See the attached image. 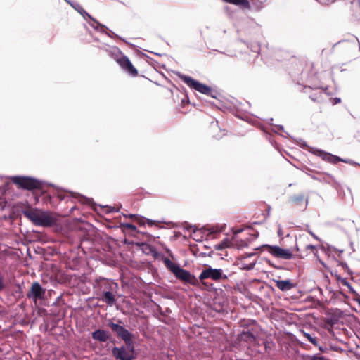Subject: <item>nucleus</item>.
Masks as SVG:
<instances>
[{
    "label": "nucleus",
    "mask_w": 360,
    "mask_h": 360,
    "mask_svg": "<svg viewBox=\"0 0 360 360\" xmlns=\"http://www.w3.org/2000/svg\"><path fill=\"white\" fill-rule=\"evenodd\" d=\"M107 325L111 329L112 333L124 342V345H125L127 350L135 354V335L125 328L123 321L121 319H117L115 322L112 319H108Z\"/></svg>",
    "instance_id": "1"
},
{
    "label": "nucleus",
    "mask_w": 360,
    "mask_h": 360,
    "mask_svg": "<svg viewBox=\"0 0 360 360\" xmlns=\"http://www.w3.org/2000/svg\"><path fill=\"white\" fill-rule=\"evenodd\" d=\"M164 264L177 279L193 286L199 285L198 278L194 274H191L189 271L182 268L179 264L172 262L169 258H164Z\"/></svg>",
    "instance_id": "2"
},
{
    "label": "nucleus",
    "mask_w": 360,
    "mask_h": 360,
    "mask_svg": "<svg viewBox=\"0 0 360 360\" xmlns=\"http://www.w3.org/2000/svg\"><path fill=\"white\" fill-rule=\"evenodd\" d=\"M296 141L297 142L299 146L301 147L302 148H308L310 153L321 157L323 160L327 161L330 163L337 164L339 162H342L351 165H358L360 167L359 163L356 162L355 161L351 159L342 158L338 155L326 152L323 150L309 147L307 145V143L301 139Z\"/></svg>",
    "instance_id": "3"
},
{
    "label": "nucleus",
    "mask_w": 360,
    "mask_h": 360,
    "mask_svg": "<svg viewBox=\"0 0 360 360\" xmlns=\"http://www.w3.org/2000/svg\"><path fill=\"white\" fill-rule=\"evenodd\" d=\"M176 75L191 89L213 98H217V92H214L212 89L207 84L201 83L198 80L179 72H176Z\"/></svg>",
    "instance_id": "4"
},
{
    "label": "nucleus",
    "mask_w": 360,
    "mask_h": 360,
    "mask_svg": "<svg viewBox=\"0 0 360 360\" xmlns=\"http://www.w3.org/2000/svg\"><path fill=\"white\" fill-rule=\"evenodd\" d=\"M10 179L19 188L28 191L34 189H43L45 184V182L28 176H11Z\"/></svg>",
    "instance_id": "5"
},
{
    "label": "nucleus",
    "mask_w": 360,
    "mask_h": 360,
    "mask_svg": "<svg viewBox=\"0 0 360 360\" xmlns=\"http://www.w3.org/2000/svg\"><path fill=\"white\" fill-rule=\"evenodd\" d=\"M227 278V275L224 273L221 269H214L209 264H204V268L199 275L198 281L204 283L203 281L206 279L219 281Z\"/></svg>",
    "instance_id": "6"
},
{
    "label": "nucleus",
    "mask_w": 360,
    "mask_h": 360,
    "mask_svg": "<svg viewBox=\"0 0 360 360\" xmlns=\"http://www.w3.org/2000/svg\"><path fill=\"white\" fill-rule=\"evenodd\" d=\"M264 248L267 249L269 254L278 259L289 260L294 257V255L291 250L288 248H283L276 245H272L269 244H264L255 248V250H259Z\"/></svg>",
    "instance_id": "7"
},
{
    "label": "nucleus",
    "mask_w": 360,
    "mask_h": 360,
    "mask_svg": "<svg viewBox=\"0 0 360 360\" xmlns=\"http://www.w3.org/2000/svg\"><path fill=\"white\" fill-rule=\"evenodd\" d=\"M94 288H96V295H99L105 292L119 290V285L113 280L99 277L95 280Z\"/></svg>",
    "instance_id": "8"
},
{
    "label": "nucleus",
    "mask_w": 360,
    "mask_h": 360,
    "mask_svg": "<svg viewBox=\"0 0 360 360\" xmlns=\"http://www.w3.org/2000/svg\"><path fill=\"white\" fill-rule=\"evenodd\" d=\"M46 290L38 281L32 283L30 290L26 294L28 299L32 300L35 304L39 301H43L46 299Z\"/></svg>",
    "instance_id": "9"
},
{
    "label": "nucleus",
    "mask_w": 360,
    "mask_h": 360,
    "mask_svg": "<svg viewBox=\"0 0 360 360\" xmlns=\"http://www.w3.org/2000/svg\"><path fill=\"white\" fill-rule=\"evenodd\" d=\"M112 354L117 360H134L136 358V355L128 352L124 345L115 346L112 349Z\"/></svg>",
    "instance_id": "10"
},
{
    "label": "nucleus",
    "mask_w": 360,
    "mask_h": 360,
    "mask_svg": "<svg viewBox=\"0 0 360 360\" xmlns=\"http://www.w3.org/2000/svg\"><path fill=\"white\" fill-rule=\"evenodd\" d=\"M91 338L94 340L98 342H105L109 341L112 343L115 342V339L112 335L106 330L98 328L91 333Z\"/></svg>",
    "instance_id": "11"
},
{
    "label": "nucleus",
    "mask_w": 360,
    "mask_h": 360,
    "mask_svg": "<svg viewBox=\"0 0 360 360\" xmlns=\"http://www.w3.org/2000/svg\"><path fill=\"white\" fill-rule=\"evenodd\" d=\"M288 202L293 206L300 208L302 210H305L308 205L309 198L305 197L304 193H300L291 195Z\"/></svg>",
    "instance_id": "12"
},
{
    "label": "nucleus",
    "mask_w": 360,
    "mask_h": 360,
    "mask_svg": "<svg viewBox=\"0 0 360 360\" xmlns=\"http://www.w3.org/2000/svg\"><path fill=\"white\" fill-rule=\"evenodd\" d=\"M116 62L129 75L133 77L137 76V69L133 65L129 58L127 56L123 54Z\"/></svg>",
    "instance_id": "13"
},
{
    "label": "nucleus",
    "mask_w": 360,
    "mask_h": 360,
    "mask_svg": "<svg viewBox=\"0 0 360 360\" xmlns=\"http://www.w3.org/2000/svg\"><path fill=\"white\" fill-rule=\"evenodd\" d=\"M118 295V290H114L110 292H105L101 295H97L98 299L105 303L108 306L112 307L117 302V296Z\"/></svg>",
    "instance_id": "14"
},
{
    "label": "nucleus",
    "mask_w": 360,
    "mask_h": 360,
    "mask_svg": "<svg viewBox=\"0 0 360 360\" xmlns=\"http://www.w3.org/2000/svg\"><path fill=\"white\" fill-rule=\"evenodd\" d=\"M53 223L54 218L51 214L49 212H39L35 225L48 227L52 226Z\"/></svg>",
    "instance_id": "15"
},
{
    "label": "nucleus",
    "mask_w": 360,
    "mask_h": 360,
    "mask_svg": "<svg viewBox=\"0 0 360 360\" xmlns=\"http://www.w3.org/2000/svg\"><path fill=\"white\" fill-rule=\"evenodd\" d=\"M72 7L77 11L85 20L87 18L91 20L92 22L98 25V26L101 27H105V25L98 22L96 18L92 17L89 13H88L83 7L78 3H72Z\"/></svg>",
    "instance_id": "16"
},
{
    "label": "nucleus",
    "mask_w": 360,
    "mask_h": 360,
    "mask_svg": "<svg viewBox=\"0 0 360 360\" xmlns=\"http://www.w3.org/2000/svg\"><path fill=\"white\" fill-rule=\"evenodd\" d=\"M237 340L240 342H245L247 343H252L256 340V335L252 330H243L238 334Z\"/></svg>",
    "instance_id": "17"
},
{
    "label": "nucleus",
    "mask_w": 360,
    "mask_h": 360,
    "mask_svg": "<svg viewBox=\"0 0 360 360\" xmlns=\"http://www.w3.org/2000/svg\"><path fill=\"white\" fill-rule=\"evenodd\" d=\"M273 281L276 283V286L283 292L288 291L296 286V284L292 283L290 279H273Z\"/></svg>",
    "instance_id": "18"
},
{
    "label": "nucleus",
    "mask_w": 360,
    "mask_h": 360,
    "mask_svg": "<svg viewBox=\"0 0 360 360\" xmlns=\"http://www.w3.org/2000/svg\"><path fill=\"white\" fill-rule=\"evenodd\" d=\"M343 316V311L340 309H335L333 314H330L328 317L326 318L325 322L326 324L334 326L339 322V319Z\"/></svg>",
    "instance_id": "19"
},
{
    "label": "nucleus",
    "mask_w": 360,
    "mask_h": 360,
    "mask_svg": "<svg viewBox=\"0 0 360 360\" xmlns=\"http://www.w3.org/2000/svg\"><path fill=\"white\" fill-rule=\"evenodd\" d=\"M89 24L96 31H99L101 33H105V34H107L109 37H110L112 39H119L124 41L125 43H127V41L124 39H123L122 37H121L120 36H119L118 34H117L112 30H109L106 26H105V27L103 28V27L98 26V25H94L93 23H91V22H89Z\"/></svg>",
    "instance_id": "20"
},
{
    "label": "nucleus",
    "mask_w": 360,
    "mask_h": 360,
    "mask_svg": "<svg viewBox=\"0 0 360 360\" xmlns=\"http://www.w3.org/2000/svg\"><path fill=\"white\" fill-rule=\"evenodd\" d=\"M105 51L108 54V56L117 61L120 57L123 55V53L121 50L117 46H108V49H105Z\"/></svg>",
    "instance_id": "21"
},
{
    "label": "nucleus",
    "mask_w": 360,
    "mask_h": 360,
    "mask_svg": "<svg viewBox=\"0 0 360 360\" xmlns=\"http://www.w3.org/2000/svg\"><path fill=\"white\" fill-rule=\"evenodd\" d=\"M120 227L124 232H127L131 235H135V233H139L136 226L131 223L122 222L120 224Z\"/></svg>",
    "instance_id": "22"
},
{
    "label": "nucleus",
    "mask_w": 360,
    "mask_h": 360,
    "mask_svg": "<svg viewBox=\"0 0 360 360\" xmlns=\"http://www.w3.org/2000/svg\"><path fill=\"white\" fill-rule=\"evenodd\" d=\"M222 1L231 4H233L236 6H239L243 8L250 10L251 8V5L249 0H221Z\"/></svg>",
    "instance_id": "23"
},
{
    "label": "nucleus",
    "mask_w": 360,
    "mask_h": 360,
    "mask_svg": "<svg viewBox=\"0 0 360 360\" xmlns=\"http://www.w3.org/2000/svg\"><path fill=\"white\" fill-rule=\"evenodd\" d=\"M22 214L35 225L39 214L38 212L32 209L23 210Z\"/></svg>",
    "instance_id": "24"
},
{
    "label": "nucleus",
    "mask_w": 360,
    "mask_h": 360,
    "mask_svg": "<svg viewBox=\"0 0 360 360\" xmlns=\"http://www.w3.org/2000/svg\"><path fill=\"white\" fill-rule=\"evenodd\" d=\"M136 245L142 249L143 252L146 255H151L153 250L155 249V247L145 242L138 243Z\"/></svg>",
    "instance_id": "25"
},
{
    "label": "nucleus",
    "mask_w": 360,
    "mask_h": 360,
    "mask_svg": "<svg viewBox=\"0 0 360 360\" xmlns=\"http://www.w3.org/2000/svg\"><path fill=\"white\" fill-rule=\"evenodd\" d=\"M233 246L232 243L228 238H225L221 243L214 245V248L217 250H222L225 248Z\"/></svg>",
    "instance_id": "26"
},
{
    "label": "nucleus",
    "mask_w": 360,
    "mask_h": 360,
    "mask_svg": "<svg viewBox=\"0 0 360 360\" xmlns=\"http://www.w3.org/2000/svg\"><path fill=\"white\" fill-rule=\"evenodd\" d=\"M129 217L131 218L135 217V218L138 219V223H139L140 224H144V221H147V224L148 226H153L156 222L155 220L146 219V218H145L143 217H141L136 214H130L129 215Z\"/></svg>",
    "instance_id": "27"
},
{
    "label": "nucleus",
    "mask_w": 360,
    "mask_h": 360,
    "mask_svg": "<svg viewBox=\"0 0 360 360\" xmlns=\"http://www.w3.org/2000/svg\"><path fill=\"white\" fill-rule=\"evenodd\" d=\"M309 98L314 102L321 103L323 101V92H315L309 95Z\"/></svg>",
    "instance_id": "28"
},
{
    "label": "nucleus",
    "mask_w": 360,
    "mask_h": 360,
    "mask_svg": "<svg viewBox=\"0 0 360 360\" xmlns=\"http://www.w3.org/2000/svg\"><path fill=\"white\" fill-rule=\"evenodd\" d=\"M342 284L349 289V292L352 295V298L356 297V295H358V292H356L354 288L352 286V285L348 282L347 278H342Z\"/></svg>",
    "instance_id": "29"
},
{
    "label": "nucleus",
    "mask_w": 360,
    "mask_h": 360,
    "mask_svg": "<svg viewBox=\"0 0 360 360\" xmlns=\"http://www.w3.org/2000/svg\"><path fill=\"white\" fill-rule=\"evenodd\" d=\"M304 336L307 340L314 346H318L319 342L316 337H313L310 333L303 331Z\"/></svg>",
    "instance_id": "30"
},
{
    "label": "nucleus",
    "mask_w": 360,
    "mask_h": 360,
    "mask_svg": "<svg viewBox=\"0 0 360 360\" xmlns=\"http://www.w3.org/2000/svg\"><path fill=\"white\" fill-rule=\"evenodd\" d=\"M76 195L79 198V200L84 204L90 205L94 202V201L91 198H86L81 194H76Z\"/></svg>",
    "instance_id": "31"
},
{
    "label": "nucleus",
    "mask_w": 360,
    "mask_h": 360,
    "mask_svg": "<svg viewBox=\"0 0 360 360\" xmlns=\"http://www.w3.org/2000/svg\"><path fill=\"white\" fill-rule=\"evenodd\" d=\"M155 259H161L162 262H164V258H166L162 253L158 252L157 249L155 248V249L153 251V253L151 255Z\"/></svg>",
    "instance_id": "32"
},
{
    "label": "nucleus",
    "mask_w": 360,
    "mask_h": 360,
    "mask_svg": "<svg viewBox=\"0 0 360 360\" xmlns=\"http://www.w3.org/2000/svg\"><path fill=\"white\" fill-rule=\"evenodd\" d=\"M249 1H251L252 6H254L257 11H259L262 8V2L259 0H250Z\"/></svg>",
    "instance_id": "33"
},
{
    "label": "nucleus",
    "mask_w": 360,
    "mask_h": 360,
    "mask_svg": "<svg viewBox=\"0 0 360 360\" xmlns=\"http://www.w3.org/2000/svg\"><path fill=\"white\" fill-rule=\"evenodd\" d=\"M255 264L256 262L250 264H243L241 269L246 271H250L255 268Z\"/></svg>",
    "instance_id": "34"
},
{
    "label": "nucleus",
    "mask_w": 360,
    "mask_h": 360,
    "mask_svg": "<svg viewBox=\"0 0 360 360\" xmlns=\"http://www.w3.org/2000/svg\"><path fill=\"white\" fill-rule=\"evenodd\" d=\"M236 245H237L238 249H241V248L248 247V243L245 240L240 239L237 241Z\"/></svg>",
    "instance_id": "35"
},
{
    "label": "nucleus",
    "mask_w": 360,
    "mask_h": 360,
    "mask_svg": "<svg viewBox=\"0 0 360 360\" xmlns=\"http://www.w3.org/2000/svg\"><path fill=\"white\" fill-rule=\"evenodd\" d=\"M339 265H340L342 269L348 274H350V275H352V271H351V269L349 268L347 264L345 262H339Z\"/></svg>",
    "instance_id": "36"
},
{
    "label": "nucleus",
    "mask_w": 360,
    "mask_h": 360,
    "mask_svg": "<svg viewBox=\"0 0 360 360\" xmlns=\"http://www.w3.org/2000/svg\"><path fill=\"white\" fill-rule=\"evenodd\" d=\"M184 228L185 229H186L187 231H189V230H191V229H193V233H195V232H196V230H197V229H196V226H195V225L189 224H188V222H186V221H184Z\"/></svg>",
    "instance_id": "37"
},
{
    "label": "nucleus",
    "mask_w": 360,
    "mask_h": 360,
    "mask_svg": "<svg viewBox=\"0 0 360 360\" xmlns=\"http://www.w3.org/2000/svg\"><path fill=\"white\" fill-rule=\"evenodd\" d=\"M306 231L316 240L320 241V238L309 228V226H307Z\"/></svg>",
    "instance_id": "38"
},
{
    "label": "nucleus",
    "mask_w": 360,
    "mask_h": 360,
    "mask_svg": "<svg viewBox=\"0 0 360 360\" xmlns=\"http://www.w3.org/2000/svg\"><path fill=\"white\" fill-rule=\"evenodd\" d=\"M6 288V284L3 276H0V292L3 291Z\"/></svg>",
    "instance_id": "39"
},
{
    "label": "nucleus",
    "mask_w": 360,
    "mask_h": 360,
    "mask_svg": "<svg viewBox=\"0 0 360 360\" xmlns=\"http://www.w3.org/2000/svg\"><path fill=\"white\" fill-rule=\"evenodd\" d=\"M319 350L321 352V353H327L328 351H329V348L326 346H321V345H319Z\"/></svg>",
    "instance_id": "40"
},
{
    "label": "nucleus",
    "mask_w": 360,
    "mask_h": 360,
    "mask_svg": "<svg viewBox=\"0 0 360 360\" xmlns=\"http://www.w3.org/2000/svg\"><path fill=\"white\" fill-rule=\"evenodd\" d=\"M213 254H214V252H213V251H210V252H208V253H206V252H200V253H199V257H206V256L212 257Z\"/></svg>",
    "instance_id": "41"
},
{
    "label": "nucleus",
    "mask_w": 360,
    "mask_h": 360,
    "mask_svg": "<svg viewBox=\"0 0 360 360\" xmlns=\"http://www.w3.org/2000/svg\"><path fill=\"white\" fill-rule=\"evenodd\" d=\"M222 231H223L222 229L215 230V229L214 227H212V228L209 229V233L210 234H215V233L221 232Z\"/></svg>",
    "instance_id": "42"
},
{
    "label": "nucleus",
    "mask_w": 360,
    "mask_h": 360,
    "mask_svg": "<svg viewBox=\"0 0 360 360\" xmlns=\"http://www.w3.org/2000/svg\"><path fill=\"white\" fill-rule=\"evenodd\" d=\"M265 261L269 264V265H270L271 266L274 267V269H281V267L280 266H277L276 265H274L271 261L269 259H265Z\"/></svg>",
    "instance_id": "43"
},
{
    "label": "nucleus",
    "mask_w": 360,
    "mask_h": 360,
    "mask_svg": "<svg viewBox=\"0 0 360 360\" xmlns=\"http://www.w3.org/2000/svg\"><path fill=\"white\" fill-rule=\"evenodd\" d=\"M264 347H265V351L266 352H269V351H270L271 349V347L269 345V341L265 340L264 342Z\"/></svg>",
    "instance_id": "44"
},
{
    "label": "nucleus",
    "mask_w": 360,
    "mask_h": 360,
    "mask_svg": "<svg viewBox=\"0 0 360 360\" xmlns=\"http://www.w3.org/2000/svg\"><path fill=\"white\" fill-rule=\"evenodd\" d=\"M107 208H108V211L107 212L110 213V212H118L120 209H115L114 207H111V206H107Z\"/></svg>",
    "instance_id": "45"
},
{
    "label": "nucleus",
    "mask_w": 360,
    "mask_h": 360,
    "mask_svg": "<svg viewBox=\"0 0 360 360\" xmlns=\"http://www.w3.org/2000/svg\"><path fill=\"white\" fill-rule=\"evenodd\" d=\"M330 349L331 350H333V351H335V352H338V351L342 352V351H343V349H341L340 347H337V346H332V345H331V346L330 347Z\"/></svg>",
    "instance_id": "46"
},
{
    "label": "nucleus",
    "mask_w": 360,
    "mask_h": 360,
    "mask_svg": "<svg viewBox=\"0 0 360 360\" xmlns=\"http://www.w3.org/2000/svg\"><path fill=\"white\" fill-rule=\"evenodd\" d=\"M181 103L185 105L190 103L189 98L188 95L186 94V97L181 100Z\"/></svg>",
    "instance_id": "47"
},
{
    "label": "nucleus",
    "mask_w": 360,
    "mask_h": 360,
    "mask_svg": "<svg viewBox=\"0 0 360 360\" xmlns=\"http://www.w3.org/2000/svg\"><path fill=\"white\" fill-rule=\"evenodd\" d=\"M328 249L329 250H333L334 251H337V252H339L340 254L343 252V250H338V248H336L334 246H331V245H328Z\"/></svg>",
    "instance_id": "48"
},
{
    "label": "nucleus",
    "mask_w": 360,
    "mask_h": 360,
    "mask_svg": "<svg viewBox=\"0 0 360 360\" xmlns=\"http://www.w3.org/2000/svg\"><path fill=\"white\" fill-rule=\"evenodd\" d=\"M353 301L358 303L359 306L360 307V293H358V295L356 296V297L352 298Z\"/></svg>",
    "instance_id": "49"
},
{
    "label": "nucleus",
    "mask_w": 360,
    "mask_h": 360,
    "mask_svg": "<svg viewBox=\"0 0 360 360\" xmlns=\"http://www.w3.org/2000/svg\"><path fill=\"white\" fill-rule=\"evenodd\" d=\"M340 102H341V98H340L335 97V98H333V105L340 103Z\"/></svg>",
    "instance_id": "50"
},
{
    "label": "nucleus",
    "mask_w": 360,
    "mask_h": 360,
    "mask_svg": "<svg viewBox=\"0 0 360 360\" xmlns=\"http://www.w3.org/2000/svg\"><path fill=\"white\" fill-rule=\"evenodd\" d=\"M316 247L315 245H307L306 246V250H316Z\"/></svg>",
    "instance_id": "51"
},
{
    "label": "nucleus",
    "mask_w": 360,
    "mask_h": 360,
    "mask_svg": "<svg viewBox=\"0 0 360 360\" xmlns=\"http://www.w3.org/2000/svg\"><path fill=\"white\" fill-rule=\"evenodd\" d=\"M256 255V253H255V252H250V253H248V252H247V253H245V254H244L243 257H244V258H248V257H252V256H254V255Z\"/></svg>",
    "instance_id": "52"
},
{
    "label": "nucleus",
    "mask_w": 360,
    "mask_h": 360,
    "mask_svg": "<svg viewBox=\"0 0 360 360\" xmlns=\"http://www.w3.org/2000/svg\"><path fill=\"white\" fill-rule=\"evenodd\" d=\"M165 251L169 257H171L172 258L174 257L173 253L169 248H165Z\"/></svg>",
    "instance_id": "53"
},
{
    "label": "nucleus",
    "mask_w": 360,
    "mask_h": 360,
    "mask_svg": "<svg viewBox=\"0 0 360 360\" xmlns=\"http://www.w3.org/2000/svg\"><path fill=\"white\" fill-rule=\"evenodd\" d=\"M251 236H252L254 239L257 238L259 237V232L257 231H255L254 233L251 234Z\"/></svg>",
    "instance_id": "54"
},
{
    "label": "nucleus",
    "mask_w": 360,
    "mask_h": 360,
    "mask_svg": "<svg viewBox=\"0 0 360 360\" xmlns=\"http://www.w3.org/2000/svg\"><path fill=\"white\" fill-rule=\"evenodd\" d=\"M335 278L337 279L338 281H340L341 283H342V280L343 278H342L339 274H335Z\"/></svg>",
    "instance_id": "55"
},
{
    "label": "nucleus",
    "mask_w": 360,
    "mask_h": 360,
    "mask_svg": "<svg viewBox=\"0 0 360 360\" xmlns=\"http://www.w3.org/2000/svg\"><path fill=\"white\" fill-rule=\"evenodd\" d=\"M243 231H244V229H238L236 231H234L233 233L235 235H237V234L242 233Z\"/></svg>",
    "instance_id": "56"
},
{
    "label": "nucleus",
    "mask_w": 360,
    "mask_h": 360,
    "mask_svg": "<svg viewBox=\"0 0 360 360\" xmlns=\"http://www.w3.org/2000/svg\"><path fill=\"white\" fill-rule=\"evenodd\" d=\"M278 236L280 237L283 236V231L280 225H278Z\"/></svg>",
    "instance_id": "57"
},
{
    "label": "nucleus",
    "mask_w": 360,
    "mask_h": 360,
    "mask_svg": "<svg viewBox=\"0 0 360 360\" xmlns=\"http://www.w3.org/2000/svg\"><path fill=\"white\" fill-rule=\"evenodd\" d=\"M276 127L277 128L278 130L284 131V127L283 125H276Z\"/></svg>",
    "instance_id": "58"
},
{
    "label": "nucleus",
    "mask_w": 360,
    "mask_h": 360,
    "mask_svg": "<svg viewBox=\"0 0 360 360\" xmlns=\"http://www.w3.org/2000/svg\"><path fill=\"white\" fill-rule=\"evenodd\" d=\"M319 263H320L323 266L326 267V263H325L323 260H321V259H319Z\"/></svg>",
    "instance_id": "59"
},
{
    "label": "nucleus",
    "mask_w": 360,
    "mask_h": 360,
    "mask_svg": "<svg viewBox=\"0 0 360 360\" xmlns=\"http://www.w3.org/2000/svg\"><path fill=\"white\" fill-rule=\"evenodd\" d=\"M65 2H67L68 4H70L71 6L72 5V3H76V1H72L71 0H64Z\"/></svg>",
    "instance_id": "60"
},
{
    "label": "nucleus",
    "mask_w": 360,
    "mask_h": 360,
    "mask_svg": "<svg viewBox=\"0 0 360 360\" xmlns=\"http://www.w3.org/2000/svg\"><path fill=\"white\" fill-rule=\"evenodd\" d=\"M292 250H297V251H299L300 249H299V247L297 245H295V246L292 248V250H291L292 252Z\"/></svg>",
    "instance_id": "61"
},
{
    "label": "nucleus",
    "mask_w": 360,
    "mask_h": 360,
    "mask_svg": "<svg viewBox=\"0 0 360 360\" xmlns=\"http://www.w3.org/2000/svg\"><path fill=\"white\" fill-rule=\"evenodd\" d=\"M98 48L100 49L104 50L105 51V49H108V46H98Z\"/></svg>",
    "instance_id": "62"
},
{
    "label": "nucleus",
    "mask_w": 360,
    "mask_h": 360,
    "mask_svg": "<svg viewBox=\"0 0 360 360\" xmlns=\"http://www.w3.org/2000/svg\"><path fill=\"white\" fill-rule=\"evenodd\" d=\"M355 40L357 41V43H358L359 46H360V42H359V41L358 38H357V37H355Z\"/></svg>",
    "instance_id": "63"
},
{
    "label": "nucleus",
    "mask_w": 360,
    "mask_h": 360,
    "mask_svg": "<svg viewBox=\"0 0 360 360\" xmlns=\"http://www.w3.org/2000/svg\"><path fill=\"white\" fill-rule=\"evenodd\" d=\"M261 223L260 222H257V221H255L252 223V224H260Z\"/></svg>",
    "instance_id": "64"
}]
</instances>
